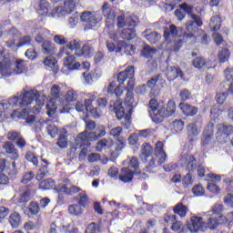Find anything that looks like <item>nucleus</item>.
Here are the masks:
<instances>
[{"mask_svg":"<svg viewBox=\"0 0 233 233\" xmlns=\"http://www.w3.org/2000/svg\"><path fill=\"white\" fill-rule=\"evenodd\" d=\"M54 41L56 45H66L68 43V38L63 36V35H56L54 36Z\"/></svg>","mask_w":233,"mask_h":233,"instance_id":"obj_64","label":"nucleus"},{"mask_svg":"<svg viewBox=\"0 0 233 233\" xmlns=\"http://www.w3.org/2000/svg\"><path fill=\"white\" fill-rule=\"evenodd\" d=\"M46 128H47V133L49 136H51V137H56V136H57L59 132V129L54 124H49Z\"/></svg>","mask_w":233,"mask_h":233,"instance_id":"obj_62","label":"nucleus"},{"mask_svg":"<svg viewBox=\"0 0 233 233\" xmlns=\"http://www.w3.org/2000/svg\"><path fill=\"white\" fill-rule=\"evenodd\" d=\"M136 74V70L134 66H127L124 71H121L117 74V81L119 85H123L125 81H127V85L126 88H134L136 79L134 76Z\"/></svg>","mask_w":233,"mask_h":233,"instance_id":"obj_7","label":"nucleus"},{"mask_svg":"<svg viewBox=\"0 0 233 233\" xmlns=\"http://www.w3.org/2000/svg\"><path fill=\"white\" fill-rule=\"evenodd\" d=\"M103 136H106L105 126H98L95 132L84 131L76 138V147H90V142L97 141Z\"/></svg>","mask_w":233,"mask_h":233,"instance_id":"obj_3","label":"nucleus"},{"mask_svg":"<svg viewBox=\"0 0 233 233\" xmlns=\"http://www.w3.org/2000/svg\"><path fill=\"white\" fill-rule=\"evenodd\" d=\"M0 74L1 76H4V77L14 76V70H12L10 62H0Z\"/></svg>","mask_w":233,"mask_h":233,"instance_id":"obj_27","label":"nucleus"},{"mask_svg":"<svg viewBox=\"0 0 233 233\" xmlns=\"http://www.w3.org/2000/svg\"><path fill=\"white\" fill-rule=\"evenodd\" d=\"M125 147H127V138L125 137H118L116 139V142L115 144V149L117 151V152H121Z\"/></svg>","mask_w":233,"mask_h":233,"instance_id":"obj_50","label":"nucleus"},{"mask_svg":"<svg viewBox=\"0 0 233 233\" xmlns=\"http://www.w3.org/2000/svg\"><path fill=\"white\" fill-rule=\"evenodd\" d=\"M214 141V123L209 122L208 123L207 127H205L202 137H201V147L202 149L205 150V148H212L214 147L213 144Z\"/></svg>","mask_w":233,"mask_h":233,"instance_id":"obj_9","label":"nucleus"},{"mask_svg":"<svg viewBox=\"0 0 233 233\" xmlns=\"http://www.w3.org/2000/svg\"><path fill=\"white\" fill-rule=\"evenodd\" d=\"M56 187V182L52 178H47L39 184L41 190H52Z\"/></svg>","mask_w":233,"mask_h":233,"instance_id":"obj_44","label":"nucleus"},{"mask_svg":"<svg viewBox=\"0 0 233 233\" xmlns=\"http://www.w3.org/2000/svg\"><path fill=\"white\" fill-rule=\"evenodd\" d=\"M78 205L84 209L86 208V205H88V197L86 196V193H79Z\"/></svg>","mask_w":233,"mask_h":233,"instance_id":"obj_54","label":"nucleus"},{"mask_svg":"<svg viewBox=\"0 0 233 233\" xmlns=\"http://www.w3.org/2000/svg\"><path fill=\"white\" fill-rule=\"evenodd\" d=\"M48 166L43 165L40 167L38 174L36 175L37 181H41V179H43L46 176V174H48Z\"/></svg>","mask_w":233,"mask_h":233,"instance_id":"obj_59","label":"nucleus"},{"mask_svg":"<svg viewBox=\"0 0 233 233\" xmlns=\"http://www.w3.org/2000/svg\"><path fill=\"white\" fill-rule=\"evenodd\" d=\"M188 21L186 23V30L187 33L192 34L193 35L198 32L200 26H203V20L198 15H190Z\"/></svg>","mask_w":233,"mask_h":233,"instance_id":"obj_11","label":"nucleus"},{"mask_svg":"<svg viewBox=\"0 0 233 233\" xmlns=\"http://www.w3.org/2000/svg\"><path fill=\"white\" fill-rule=\"evenodd\" d=\"M228 94H233V84L229 85V87L228 89V93H218L215 96V99L218 105H223L225 103L227 96Z\"/></svg>","mask_w":233,"mask_h":233,"instance_id":"obj_38","label":"nucleus"},{"mask_svg":"<svg viewBox=\"0 0 233 233\" xmlns=\"http://www.w3.org/2000/svg\"><path fill=\"white\" fill-rule=\"evenodd\" d=\"M26 61L23 59H17L15 61V68L13 69V76H19L21 74H25L26 72Z\"/></svg>","mask_w":233,"mask_h":233,"instance_id":"obj_24","label":"nucleus"},{"mask_svg":"<svg viewBox=\"0 0 233 233\" xmlns=\"http://www.w3.org/2000/svg\"><path fill=\"white\" fill-rule=\"evenodd\" d=\"M233 134V126L219 124L218 126V132L216 137L220 143H225L228 139H230V136Z\"/></svg>","mask_w":233,"mask_h":233,"instance_id":"obj_14","label":"nucleus"},{"mask_svg":"<svg viewBox=\"0 0 233 233\" xmlns=\"http://www.w3.org/2000/svg\"><path fill=\"white\" fill-rule=\"evenodd\" d=\"M150 117L152 121H154V123H161L166 117L165 113L163 112V107L160 109H157V111H152L150 113Z\"/></svg>","mask_w":233,"mask_h":233,"instance_id":"obj_35","label":"nucleus"},{"mask_svg":"<svg viewBox=\"0 0 233 233\" xmlns=\"http://www.w3.org/2000/svg\"><path fill=\"white\" fill-rule=\"evenodd\" d=\"M88 97L89 98H86L85 100V104H83V102H76L75 106L76 112H85V110H86V112H89L95 117H99L97 108L94 107V106L92 105V103H94V100L96 99V95L89 94Z\"/></svg>","mask_w":233,"mask_h":233,"instance_id":"obj_8","label":"nucleus"},{"mask_svg":"<svg viewBox=\"0 0 233 233\" xmlns=\"http://www.w3.org/2000/svg\"><path fill=\"white\" fill-rule=\"evenodd\" d=\"M157 50L150 47V46H146L141 51V55L143 57H146L147 59H150V57L154 56V54H156Z\"/></svg>","mask_w":233,"mask_h":233,"instance_id":"obj_47","label":"nucleus"},{"mask_svg":"<svg viewBox=\"0 0 233 233\" xmlns=\"http://www.w3.org/2000/svg\"><path fill=\"white\" fill-rule=\"evenodd\" d=\"M50 120H38L35 118V115L28 116L26 118L27 125H34L35 127V130H41V127L44 125H47Z\"/></svg>","mask_w":233,"mask_h":233,"instance_id":"obj_28","label":"nucleus"},{"mask_svg":"<svg viewBox=\"0 0 233 233\" xmlns=\"http://www.w3.org/2000/svg\"><path fill=\"white\" fill-rule=\"evenodd\" d=\"M163 106H165V105H159L157 103V99L152 98L149 101V108L151 112H157V110H160V108H163Z\"/></svg>","mask_w":233,"mask_h":233,"instance_id":"obj_56","label":"nucleus"},{"mask_svg":"<svg viewBox=\"0 0 233 233\" xmlns=\"http://www.w3.org/2000/svg\"><path fill=\"white\" fill-rule=\"evenodd\" d=\"M39 97V91L35 89L26 91L24 89L19 96H14L9 100H2L0 102V112H8V110L12 111L14 106H20V108L28 106V105H32L34 101H37Z\"/></svg>","mask_w":233,"mask_h":233,"instance_id":"obj_2","label":"nucleus"},{"mask_svg":"<svg viewBox=\"0 0 233 233\" xmlns=\"http://www.w3.org/2000/svg\"><path fill=\"white\" fill-rule=\"evenodd\" d=\"M4 150L6 154H9L12 159H19V151L15 148V146L11 142H5L3 146Z\"/></svg>","mask_w":233,"mask_h":233,"instance_id":"obj_23","label":"nucleus"},{"mask_svg":"<svg viewBox=\"0 0 233 233\" xmlns=\"http://www.w3.org/2000/svg\"><path fill=\"white\" fill-rule=\"evenodd\" d=\"M120 52H124L126 56H134L136 54V47L130 44H127V42L120 40L116 44V54H120Z\"/></svg>","mask_w":233,"mask_h":233,"instance_id":"obj_15","label":"nucleus"},{"mask_svg":"<svg viewBox=\"0 0 233 233\" xmlns=\"http://www.w3.org/2000/svg\"><path fill=\"white\" fill-rule=\"evenodd\" d=\"M50 94L54 99H59L61 97V87L57 85H53Z\"/></svg>","mask_w":233,"mask_h":233,"instance_id":"obj_57","label":"nucleus"},{"mask_svg":"<svg viewBox=\"0 0 233 233\" xmlns=\"http://www.w3.org/2000/svg\"><path fill=\"white\" fill-rule=\"evenodd\" d=\"M127 90L126 98H125V106L121 103V100H116L113 104V111L115 112L116 118L121 121L122 127L127 129L130 128V125L132 122L130 121V117L132 116V103H134V88L124 87Z\"/></svg>","mask_w":233,"mask_h":233,"instance_id":"obj_1","label":"nucleus"},{"mask_svg":"<svg viewBox=\"0 0 233 233\" xmlns=\"http://www.w3.org/2000/svg\"><path fill=\"white\" fill-rule=\"evenodd\" d=\"M42 48H43L44 54H49L50 56H54V54L57 52V48L56 47V45L52 44V42L48 40L43 42Z\"/></svg>","mask_w":233,"mask_h":233,"instance_id":"obj_33","label":"nucleus"},{"mask_svg":"<svg viewBox=\"0 0 233 233\" xmlns=\"http://www.w3.org/2000/svg\"><path fill=\"white\" fill-rule=\"evenodd\" d=\"M127 20V26H137L139 19L136 15H129Z\"/></svg>","mask_w":233,"mask_h":233,"instance_id":"obj_61","label":"nucleus"},{"mask_svg":"<svg viewBox=\"0 0 233 233\" xmlns=\"http://www.w3.org/2000/svg\"><path fill=\"white\" fill-rule=\"evenodd\" d=\"M66 101H67V103L77 101V92L74 91V89L68 90L66 94Z\"/></svg>","mask_w":233,"mask_h":233,"instance_id":"obj_53","label":"nucleus"},{"mask_svg":"<svg viewBox=\"0 0 233 233\" xmlns=\"http://www.w3.org/2000/svg\"><path fill=\"white\" fill-rule=\"evenodd\" d=\"M177 26L171 25L169 27L164 29V37L167 43H172L173 39L179 37V34H177Z\"/></svg>","mask_w":233,"mask_h":233,"instance_id":"obj_20","label":"nucleus"},{"mask_svg":"<svg viewBox=\"0 0 233 233\" xmlns=\"http://www.w3.org/2000/svg\"><path fill=\"white\" fill-rule=\"evenodd\" d=\"M136 29L134 27L125 28L120 33L121 39H125L126 41H132V39H136Z\"/></svg>","mask_w":233,"mask_h":233,"instance_id":"obj_31","label":"nucleus"},{"mask_svg":"<svg viewBox=\"0 0 233 233\" xmlns=\"http://www.w3.org/2000/svg\"><path fill=\"white\" fill-rule=\"evenodd\" d=\"M157 81H163V76L161 75H157L147 81V86L148 88H154L157 85Z\"/></svg>","mask_w":233,"mask_h":233,"instance_id":"obj_55","label":"nucleus"},{"mask_svg":"<svg viewBox=\"0 0 233 233\" xmlns=\"http://www.w3.org/2000/svg\"><path fill=\"white\" fill-rule=\"evenodd\" d=\"M60 1H64V6H56L53 9L52 15L54 17H64V15L72 14L76 10V5L78 0H51L53 5L60 3Z\"/></svg>","mask_w":233,"mask_h":233,"instance_id":"obj_5","label":"nucleus"},{"mask_svg":"<svg viewBox=\"0 0 233 233\" xmlns=\"http://www.w3.org/2000/svg\"><path fill=\"white\" fill-rule=\"evenodd\" d=\"M178 164L181 167H186L188 172H194L198 167V160H196L194 156L188 153H182L178 160Z\"/></svg>","mask_w":233,"mask_h":233,"instance_id":"obj_13","label":"nucleus"},{"mask_svg":"<svg viewBox=\"0 0 233 233\" xmlns=\"http://www.w3.org/2000/svg\"><path fill=\"white\" fill-rule=\"evenodd\" d=\"M32 43L31 35H25L19 39V43L16 44L17 48H21V46H28Z\"/></svg>","mask_w":233,"mask_h":233,"instance_id":"obj_51","label":"nucleus"},{"mask_svg":"<svg viewBox=\"0 0 233 233\" xmlns=\"http://www.w3.org/2000/svg\"><path fill=\"white\" fill-rule=\"evenodd\" d=\"M197 39L196 35L185 33L180 38H173L172 50L173 52H179L184 43H187V45H194Z\"/></svg>","mask_w":233,"mask_h":233,"instance_id":"obj_10","label":"nucleus"},{"mask_svg":"<svg viewBox=\"0 0 233 233\" xmlns=\"http://www.w3.org/2000/svg\"><path fill=\"white\" fill-rule=\"evenodd\" d=\"M44 65L51 68L54 74H57L59 72V65L57 64V59L53 56H47L44 59Z\"/></svg>","mask_w":233,"mask_h":233,"instance_id":"obj_25","label":"nucleus"},{"mask_svg":"<svg viewBox=\"0 0 233 233\" xmlns=\"http://www.w3.org/2000/svg\"><path fill=\"white\" fill-rule=\"evenodd\" d=\"M59 148H66L68 147V137L66 135L61 134L59 136L58 141L56 142Z\"/></svg>","mask_w":233,"mask_h":233,"instance_id":"obj_52","label":"nucleus"},{"mask_svg":"<svg viewBox=\"0 0 233 233\" xmlns=\"http://www.w3.org/2000/svg\"><path fill=\"white\" fill-rule=\"evenodd\" d=\"M163 113L166 117H170L176 114V102L169 100L167 104L166 108L163 107Z\"/></svg>","mask_w":233,"mask_h":233,"instance_id":"obj_37","label":"nucleus"},{"mask_svg":"<svg viewBox=\"0 0 233 233\" xmlns=\"http://www.w3.org/2000/svg\"><path fill=\"white\" fill-rule=\"evenodd\" d=\"M206 230L207 228H210V230H214L219 225V216L212 215L208 218V221L205 222Z\"/></svg>","mask_w":233,"mask_h":233,"instance_id":"obj_34","label":"nucleus"},{"mask_svg":"<svg viewBox=\"0 0 233 233\" xmlns=\"http://www.w3.org/2000/svg\"><path fill=\"white\" fill-rule=\"evenodd\" d=\"M201 121H197L187 125V136L190 141H194V137L201 134Z\"/></svg>","mask_w":233,"mask_h":233,"instance_id":"obj_17","label":"nucleus"},{"mask_svg":"<svg viewBox=\"0 0 233 233\" xmlns=\"http://www.w3.org/2000/svg\"><path fill=\"white\" fill-rule=\"evenodd\" d=\"M144 36L147 39V41H148V43H150L151 45H156V43H157V41L161 39V34L156 31L151 32L149 34H146L144 35Z\"/></svg>","mask_w":233,"mask_h":233,"instance_id":"obj_42","label":"nucleus"},{"mask_svg":"<svg viewBox=\"0 0 233 233\" xmlns=\"http://www.w3.org/2000/svg\"><path fill=\"white\" fill-rule=\"evenodd\" d=\"M68 212L73 216H81L85 209L79 204H73L68 207Z\"/></svg>","mask_w":233,"mask_h":233,"instance_id":"obj_45","label":"nucleus"},{"mask_svg":"<svg viewBox=\"0 0 233 233\" xmlns=\"http://www.w3.org/2000/svg\"><path fill=\"white\" fill-rule=\"evenodd\" d=\"M192 65L195 68L201 70L207 66V60L203 56H198L192 61Z\"/></svg>","mask_w":233,"mask_h":233,"instance_id":"obj_46","label":"nucleus"},{"mask_svg":"<svg viewBox=\"0 0 233 233\" xmlns=\"http://www.w3.org/2000/svg\"><path fill=\"white\" fill-rule=\"evenodd\" d=\"M64 66L67 68V70H77L81 64L79 62H76L75 56H68L64 59Z\"/></svg>","mask_w":233,"mask_h":233,"instance_id":"obj_22","label":"nucleus"},{"mask_svg":"<svg viewBox=\"0 0 233 233\" xmlns=\"http://www.w3.org/2000/svg\"><path fill=\"white\" fill-rule=\"evenodd\" d=\"M134 176H137V173H135L128 167H123L119 174V181L122 183H131L134 179Z\"/></svg>","mask_w":233,"mask_h":233,"instance_id":"obj_19","label":"nucleus"},{"mask_svg":"<svg viewBox=\"0 0 233 233\" xmlns=\"http://www.w3.org/2000/svg\"><path fill=\"white\" fill-rule=\"evenodd\" d=\"M77 23H79V14L76 12L73 15L68 18V25L70 28H74Z\"/></svg>","mask_w":233,"mask_h":233,"instance_id":"obj_58","label":"nucleus"},{"mask_svg":"<svg viewBox=\"0 0 233 233\" xmlns=\"http://www.w3.org/2000/svg\"><path fill=\"white\" fill-rule=\"evenodd\" d=\"M97 232H101V224H96V222L90 223L86 229V233H97Z\"/></svg>","mask_w":233,"mask_h":233,"instance_id":"obj_49","label":"nucleus"},{"mask_svg":"<svg viewBox=\"0 0 233 233\" xmlns=\"http://www.w3.org/2000/svg\"><path fill=\"white\" fill-rule=\"evenodd\" d=\"M82 23H86L85 30H92L95 26H97V23H100L103 16L98 12L85 11L80 15Z\"/></svg>","mask_w":233,"mask_h":233,"instance_id":"obj_6","label":"nucleus"},{"mask_svg":"<svg viewBox=\"0 0 233 233\" xmlns=\"http://www.w3.org/2000/svg\"><path fill=\"white\" fill-rule=\"evenodd\" d=\"M192 193L197 197L205 196V188L201 185H196L192 188Z\"/></svg>","mask_w":233,"mask_h":233,"instance_id":"obj_60","label":"nucleus"},{"mask_svg":"<svg viewBox=\"0 0 233 233\" xmlns=\"http://www.w3.org/2000/svg\"><path fill=\"white\" fill-rule=\"evenodd\" d=\"M39 7H40V14L42 15H51V17H54L52 15V12H54V10H52L50 12V3H48V1L46 0H41L40 1V5H39ZM50 12V13H48Z\"/></svg>","mask_w":233,"mask_h":233,"instance_id":"obj_40","label":"nucleus"},{"mask_svg":"<svg viewBox=\"0 0 233 233\" xmlns=\"http://www.w3.org/2000/svg\"><path fill=\"white\" fill-rule=\"evenodd\" d=\"M25 159L29 161V163H32L33 167H38L39 160L37 159V157H35V154L32 151H27L25 153Z\"/></svg>","mask_w":233,"mask_h":233,"instance_id":"obj_48","label":"nucleus"},{"mask_svg":"<svg viewBox=\"0 0 233 233\" xmlns=\"http://www.w3.org/2000/svg\"><path fill=\"white\" fill-rule=\"evenodd\" d=\"M94 52H96V49L91 41L86 43L82 47V56H84V57H92Z\"/></svg>","mask_w":233,"mask_h":233,"instance_id":"obj_32","label":"nucleus"},{"mask_svg":"<svg viewBox=\"0 0 233 233\" xmlns=\"http://www.w3.org/2000/svg\"><path fill=\"white\" fill-rule=\"evenodd\" d=\"M173 211L175 214H177L178 216H180V218H185V216H187V212H188V208L183 205L182 203H180V204H177L174 207Z\"/></svg>","mask_w":233,"mask_h":233,"instance_id":"obj_43","label":"nucleus"},{"mask_svg":"<svg viewBox=\"0 0 233 233\" xmlns=\"http://www.w3.org/2000/svg\"><path fill=\"white\" fill-rule=\"evenodd\" d=\"M167 81H174L177 77L185 81V73L179 67L170 66L167 68Z\"/></svg>","mask_w":233,"mask_h":233,"instance_id":"obj_18","label":"nucleus"},{"mask_svg":"<svg viewBox=\"0 0 233 233\" xmlns=\"http://www.w3.org/2000/svg\"><path fill=\"white\" fill-rule=\"evenodd\" d=\"M111 147H114V141H112V139L104 138L97 142L96 150V152H103V150H108Z\"/></svg>","mask_w":233,"mask_h":233,"instance_id":"obj_29","label":"nucleus"},{"mask_svg":"<svg viewBox=\"0 0 233 233\" xmlns=\"http://www.w3.org/2000/svg\"><path fill=\"white\" fill-rule=\"evenodd\" d=\"M179 108L181 112L184 114V116H187V117H192L199 112V108L190 105V104H185V103H180L179 104Z\"/></svg>","mask_w":233,"mask_h":233,"instance_id":"obj_21","label":"nucleus"},{"mask_svg":"<svg viewBox=\"0 0 233 233\" xmlns=\"http://www.w3.org/2000/svg\"><path fill=\"white\" fill-rule=\"evenodd\" d=\"M154 153V148L150 144H144L140 155V159L142 163H147V158L150 157L152 154Z\"/></svg>","mask_w":233,"mask_h":233,"instance_id":"obj_30","label":"nucleus"},{"mask_svg":"<svg viewBox=\"0 0 233 233\" xmlns=\"http://www.w3.org/2000/svg\"><path fill=\"white\" fill-rule=\"evenodd\" d=\"M107 94L109 96H115V97H121L123 96V90L113 81L107 86Z\"/></svg>","mask_w":233,"mask_h":233,"instance_id":"obj_26","label":"nucleus"},{"mask_svg":"<svg viewBox=\"0 0 233 233\" xmlns=\"http://www.w3.org/2000/svg\"><path fill=\"white\" fill-rule=\"evenodd\" d=\"M102 12L105 17H106V25L111 26V25H114V21H116V11L110 7V5L108 3H104L102 6Z\"/></svg>","mask_w":233,"mask_h":233,"instance_id":"obj_16","label":"nucleus"},{"mask_svg":"<svg viewBox=\"0 0 233 233\" xmlns=\"http://www.w3.org/2000/svg\"><path fill=\"white\" fill-rule=\"evenodd\" d=\"M164 144L161 141L157 142L155 147V157H152L148 165L146 167L147 172H150L152 168L160 167L165 161H167V153L163 150Z\"/></svg>","mask_w":233,"mask_h":233,"instance_id":"obj_4","label":"nucleus"},{"mask_svg":"<svg viewBox=\"0 0 233 233\" xmlns=\"http://www.w3.org/2000/svg\"><path fill=\"white\" fill-rule=\"evenodd\" d=\"M121 132H123V128L121 127H113L109 131V135L112 136L113 137H116V139H119V137H120Z\"/></svg>","mask_w":233,"mask_h":233,"instance_id":"obj_63","label":"nucleus"},{"mask_svg":"<svg viewBox=\"0 0 233 233\" xmlns=\"http://www.w3.org/2000/svg\"><path fill=\"white\" fill-rule=\"evenodd\" d=\"M187 228L192 233L205 232L207 230V225L203 221V218L193 216L187 222Z\"/></svg>","mask_w":233,"mask_h":233,"instance_id":"obj_12","label":"nucleus"},{"mask_svg":"<svg viewBox=\"0 0 233 233\" xmlns=\"http://www.w3.org/2000/svg\"><path fill=\"white\" fill-rule=\"evenodd\" d=\"M209 26L212 32H218L221 28V16L215 15L211 17Z\"/></svg>","mask_w":233,"mask_h":233,"instance_id":"obj_36","label":"nucleus"},{"mask_svg":"<svg viewBox=\"0 0 233 233\" xmlns=\"http://www.w3.org/2000/svg\"><path fill=\"white\" fill-rule=\"evenodd\" d=\"M218 59L219 63H227L230 59V51L227 48H222L218 51Z\"/></svg>","mask_w":233,"mask_h":233,"instance_id":"obj_41","label":"nucleus"},{"mask_svg":"<svg viewBox=\"0 0 233 233\" xmlns=\"http://www.w3.org/2000/svg\"><path fill=\"white\" fill-rule=\"evenodd\" d=\"M9 223L13 228H18L21 225V215L17 212H14L9 216Z\"/></svg>","mask_w":233,"mask_h":233,"instance_id":"obj_39","label":"nucleus"}]
</instances>
